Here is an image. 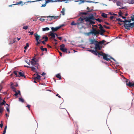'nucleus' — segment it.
Returning <instances> with one entry per match:
<instances>
[{
  "mask_svg": "<svg viewBox=\"0 0 134 134\" xmlns=\"http://www.w3.org/2000/svg\"><path fill=\"white\" fill-rule=\"evenodd\" d=\"M131 18L132 21H134V15L131 16ZM124 26L125 29L127 30H129L130 29L129 27H134V22L132 23H130V24L124 23Z\"/></svg>",
  "mask_w": 134,
  "mask_h": 134,
  "instance_id": "nucleus-2",
  "label": "nucleus"
},
{
  "mask_svg": "<svg viewBox=\"0 0 134 134\" xmlns=\"http://www.w3.org/2000/svg\"><path fill=\"white\" fill-rule=\"evenodd\" d=\"M85 21V20L84 19V18H82L80 17L77 20V24H87V23H84Z\"/></svg>",
  "mask_w": 134,
  "mask_h": 134,
  "instance_id": "nucleus-6",
  "label": "nucleus"
},
{
  "mask_svg": "<svg viewBox=\"0 0 134 134\" xmlns=\"http://www.w3.org/2000/svg\"><path fill=\"white\" fill-rule=\"evenodd\" d=\"M19 101L22 102V103H23L24 101V99L23 98H19Z\"/></svg>",
  "mask_w": 134,
  "mask_h": 134,
  "instance_id": "nucleus-31",
  "label": "nucleus"
},
{
  "mask_svg": "<svg viewBox=\"0 0 134 134\" xmlns=\"http://www.w3.org/2000/svg\"><path fill=\"white\" fill-rule=\"evenodd\" d=\"M92 29L90 32H88V35L92 34L94 36L97 35L98 32L97 31L96 29L93 27H92Z\"/></svg>",
  "mask_w": 134,
  "mask_h": 134,
  "instance_id": "nucleus-4",
  "label": "nucleus"
},
{
  "mask_svg": "<svg viewBox=\"0 0 134 134\" xmlns=\"http://www.w3.org/2000/svg\"><path fill=\"white\" fill-rule=\"evenodd\" d=\"M17 72L16 71H14L13 72V73L15 74V76L16 77H20L19 75H18L17 73Z\"/></svg>",
  "mask_w": 134,
  "mask_h": 134,
  "instance_id": "nucleus-30",
  "label": "nucleus"
},
{
  "mask_svg": "<svg viewBox=\"0 0 134 134\" xmlns=\"http://www.w3.org/2000/svg\"><path fill=\"white\" fill-rule=\"evenodd\" d=\"M77 23H75L74 21H73L71 23L70 25H77Z\"/></svg>",
  "mask_w": 134,
  "mask_h": 134,
  "instance_id": "nucleus-28",
  "label": "nucleus"
},
{
  "mask_svg": "<svg viewBox=\"0 0 134 134\" xmlns=\"http://www.w3.org/2000/svg\"><path fill=\"white\" fill-rule=\"evenodd\" d=\"M116 4L117 5L120 6L121 4V2L119 1H118L116 2Z\"/></svg>",
  "mask_w": 134,
  "mask_h": 134,
  "instance_id": "nucleus-45",
  "label": "nucleus"
},
{
  "mask_svg": "<svg viewBox=\"0 0 134 134\" xmlns=\"http://www.w3.org/2000/svg\"><path fill=\"white\" fill-rule=\"evenodd\" d=\"M47 47L48 48H51V47L49 44H48L47 45Z\"/></svg>",
  "mask_w": 134,
  "mask_h": 134,
  "instance_id": "nucleus-62",
  "label": "nucleus"
},
{
  "mask_svg": "<svg viewBox=\"0 0 134 134\" xmlns=\"http://www.w3.org/2000/svg\"><path fill=\"white\" fill-rule=\"evenodd\" d=\"M6 103V102L5 100H3L2 102L1 103V104L2 105L5 104Z\"/></svg>",
  "mask_w": 134,
  "mask_h": 134,
  "instance_id": "nucleus-38",
  "label": "nucleus"
},
{
  "mask_svg": "<svg viewBox=\"0 0 134 134\" xmlns=\"http://www.w3.org/2000/svg\"><path fill=\"white\" fill-rule=\"evenodd\" d=\"M106 42V41L104 40H103L102 41H100L99 42L100 43V44H103L104 42Z\"/></svg>",
  "mask_w": 134,
  "mask_h": 134,
  "instance_id": "nucleus-42",
  "label": "nucleus"
},
{
  "mask_svg": "<svg viewBox=\"0 0 134 134\" xmlns=\"http://www.w3.org/2000/svg\"><path fill=\"white\" fill-rule=\"evenodd\" d=\"M90 42L91 44H94V45L98 42L95 39H91L90 40Z\"/></svg>",
  "mask_w": 134,
  "mask_h": 134,
  "instance_id": "nucleus-9",
  "label": "nucleus"
},
{
  "mask_svg": "<svg viewBox=\"0 0 134 134\" xmlns=\"http://www.w3.org/2000/svg\"><path fill=\"white\" fill-rule=\"evenodd\" d=\"M37 43H36V45H38V44H40V42H39L38 41H37Z\"/></svg>",
  "mask_w": 134,
  "mask_h": 134,
  "instance_id": "nucleus-60",
  "label": "nucleus"
},
{
  "mask_svg": "<svg viewBox=\"0 0 134 134\" xmlns=\"http://www.w3.org/2000/svg\"><path fill=\"white\" fill-rule=\"evenodd\" d=\"M18 94H20V91L19 90H18Z\"/></svg>",
  "mask_w": 134,
  "mask_h": 134,
  "instance_id": "nucleus-64",
  "label": "nucleus"
},
{
  "mask_svg": "<svg viewBox=\"0 0 134 134\" xmlns=\"http://www.w3.org/2000/svg\"><path fill=\"white\" fill-rule=\"evenodd\" d=\"M15 93L14 94V95L15 96H17L18 94V92L16 91V92H15Z\"/></svg>",
  "mask_w": 134,
  "mask_h": 134,
  "instance_id": "nucleus-58",
  "label": "nucleus"
},
{
  "mask_svg": "<svg viewBox=\"0 0 134 134\" xmlns=\"http://www.w3.org/2000/svg\"><path fill=\"white\" fill-rule=\"evenodd\" d=\"M114 17L113 16H110V18L111 20H112L113 19Z\"/></svg>",
  "mask_w": 134,
  "mask_h": 134,
  "instance_id": "nucleus-53",
  "label": "nucleus"
},
{
  "mask_svg": "<svg viewBox=\"0 0 134 134\" xmlns=\"http://www.w3.org/2000/svg\"><path fill=\"white\" fill-rule=\"evenodd\" d=\"M103 26L105 28L108 29H110V27L108 26H106L105 25H103Z\"/></svg>",
  "mask_w": 134,
  "mask_h": 134,
  "instance_id": "nucleus-48",
  "label": "nucleus"
},
{
  "mask_svg": "<svg viewBox=\"0 0 134 134\" xmlns=\"http://www.w3.org/2000/svg\"><path fill=\"white\" fill-rule=\"evenodd\" d=\"M90 51L96 55H97L98 54H99V55L103 56V59L107 61L110 60V59H112L114 61H115V60L111 56L108 55L107 54L105 53H103L102 52L99 53L98 52L97 50H90Z\"/></svg>",
  "mask_w": 134,
  "mask_h": 134,
  "instance_id": "nucleus-1",
  "label": "nucleus"
},
{
  "mask_svg": "<svg viewBox=\"0 0 134 134\" xmlns=\"http://www.w3.org/2000/svg\"><path fill=\"white\" fill-rule=\"evenodd\" d=\"M99 21V22H101L103 21L102 20L99 18H98L97 19H95V20Z\"/></svg>",
  "mask_w": 134,
  "mask_h": 134,
  "instance_id": "nucleus-32",
  "label": "nucleus"
},
{
  "mask_svg": "<svg viewBox=\"0 0 134 134\" xmlns=\"http://www.w3.org/2000/svg\"><path fill=\"white\" fill-rule=\"evenodd\" d=\"M93 21L94 20H92L91 21V23L89 24L92 25V24H95V22L94 21Z\"/></svg>",
  "mask_w": 134,
  "mask_h": 134,
  "instance_id": "nucleus-46",
  "label": "nucleus"
},
{
  "mask_svg": "<svg viewBox=\"0 0 134 134\" xmlns=\"http://www.w3.org/2000/svg\"><path fill=\"white\" fill-rule=\"evenodd\" d=\"M100 43L99 42H98L95 45V49L96 50H101L102 49V47L100 46Z\"/></svg>",
  "mask_w": 134,
  "mask_h": 134,
  "instance_id": "nucleus-7",
  "label": "nucleus"
},
{
  "mask_svg": "<svg viewBox=\"0 0 134 134\" xmlns=\"http://www.w3.org/2000/svg\"><path fill=\"white\" fill-rule=\"evenodd\" d=\"M30 68L33 71H36V69L34 67H31Z\"/></svg>",
  "mask_w": 134,
  "mask_h": 134,
  "instance_id": "nucleus-35",
  "label": "nucleus"
},
{
  "mask_svg": "<svg viewBox=\"0 0 134 134\" xmlns=\"http://www.w3.org/2000/svg\"><path fill=\"white\" fill-rule=\"evenodd\" d=\"M100 30V34L102 35L103 33L105 32V31L103 29V27L102 26L99 27Z\"/></svg>",
  "mask_w": 134,
  "mask_h": 134,
  "instance_id": "nucleus-10",
  "label": "nucleus"
},
{
  "mask_svg": "<svg viewBox=\"0 0 134 134\" xmlns=\"http://www.w3.org/2000/svg\"><path fill=\"white\" fill-rule=\"evenodd\" d=\"M87 132L90 134H92L94 132V130L92 129H90L87 130Z\"/></svg>",
  "mask_w": 134,
  "mask_h": 134,
  "instance_id": "nucleus-20",
  "label": "nucleus"
},
{
  "mask_svg": "<svg viewBox=\"0 0 134 134\" xmlns=\"http://www.w3.org/2000/svg\"><path fill=\"white\" fill-rule=\"evenodd\" d=\"M65 9L64 8H63L62 9V11L61 12V13H62V14L63 15H64V12H65Z\"/></svg>",
  "mask_w": 134,
  "mask_h": 134,
  "instance_id": "nucleus-33",
  "label": "nucleus"
},
{
  "mask_svg": "<svg viewBox=\"0 0 134 134\" xmlns=\"http://www.w3.org/2000/svg\"><path fill=\"white\" fill-rule=\"evenodd\" d=\"M87 9L88 10V12H91V10L88 7H87Z\"/></svg>",
  "mask_w": 134,
  "mask_h": 134,
  "instance_id": "nucleus-54",
  "label": "nucleus"
},
{
  "mask_svg": "<svg viewBox=\"0 0 134 134\" xmlns=\"http://www.w3.org/2000/svg\"><path fill=\"white\" fill-rule=\"evenodd\" d=\"M6 105H7V106L6 107V110H7V111L9 112V109L8 108V107H9V105L7 104H6Z\"/></svg>",
  "mask_w": 134,
  "mask_h": 134,
  "instance_id": "nucleus-27",
  "label": "nucleus"
},
{
  "mask_svg": "<svg viewBox=\"0 0 134 134\" xmlns=\"http://www.w3.org/2000/svg\"><path fill=\"white\" fill-rule=\"evenodd\" d=\"M0 91H1V90L3 88L2 85L1 84H0Z\"/></svg>",
  "mask_w": 134,
  "mask_h": 134,
  "instance_id": "nucleus-52",
  "label": "nucleus"
},
{
  "mask_svg": "<svg viewBox=\"0 0 134 134\" xmlns=\"http://www.w3.org/2000/svg\"><path fill=\"white\" fill-rule=\"evenodd\" d=\"M56 96H58L59 98H61V97L60 96H59V95L58 94H56Z\"/></svg>",
  "mask_w": 134,
  "mask_h": 134,
  "instance_id": "nucleus-61",
  "label": "nucleus"
},
{
  "mask_svg": "<svg viewBox=\"0 0 134 134\" xmlns=\"http://www.w3.org/2000/svg\"><path fill=\"white\" fill-rule=\"evenodd\" d=\"M46 75V73L44 72H43L41 74V75L42 76L45 75Z\"/></svg>",
  "mask_w": 134,
  "mask_h": 134,
  "instance_id": "nucleus-63",
  "label": "nucleus"
},
{
  "mask_svg": "<svg viewBox=\"0 0 134 134\" xmlns=\"http://www.w3.org/2000/svg\"><path fill=\"white\" fill-rule=\"evenodd\" d=\"M71 1V0H59L57 1V2H61L62 1H63L65 3H67L69 1Z\"/></svg>",
  "mask_w": 134,
  "mask_h": 134,
  "instance_id": "nucleus-21",
  "label": "nucleus"
},
{
  "mask_svg": "<svg viewBox=\"0 0 134 134\" xmlns=\"http://www.w3.org/2000/svg\"><path fill=\"white\" fill-rule=\"evenodd\" d=\"M18 72L19 74V76L21 77H24L25 78V75L24 74V72L23 71H22L21 72L20 71H18Z\"/></svg>",
  "mask_w": 134,
  "mask_h": 134,
  "instance_id": "nucleus-11",
  "label": "nucleus"
},
{
  "mask_svg": "<svg viewBox=\"0 0 134 134\" xmlns=\"http://www.w3.org/2000/svg\"><path fill=\"white\" fill-rule=\"evenodd\" d=\"M40 49L42 51H46V52L47 51V48H43V47L42 46H41V47H40Z\"/></svg>",
  "mask_w": 134,
  "mask_h": 134,
  "instance_id": "nucleus-23",
  "label": "nucleus"
},
{
  "mask_svg": "<svg viewBox=\"0 0 134 134\" xmlns=\"http://www.w3.org/2000/svg\"><path fill=\"white\" fill-rule=\"evenodd\" d=\"M3 108L2 107H1L0 108V114H2L3 111Z\"/></svg>",
  "mask_w": 134,
  "mask_h": 134,
  "instance_id": "nucleus-40",
  "label": "nucleus"
},
{
  "mask_svg": "<svg viewBox=\"0 0 134 134\" xmlns=\"http://www.w3.org/2000/svg\"><path fill=\"white\" fill-rule=\"evenodd\" d=\"M64 26V25H61L58 27H59V29L61 27H63Z\"/></svg>",
  "mask_w": 134,
  "mask_h": 134,
  "instance_id": "nucleus-59",
  "label": "nucleus"
},
{
  "mask_svg": "<svg viewBox=\"0 0 134 134\" xmlns=\"http://www.w3.org/2000/svg\"><path fill=\"white\" fill-rule=\"evenodd\" d=\"M87 13H87L81 12L80 13V15H86L87 14Z\"/></svg>",
  "mask_w": 134,
  "mask_h": 134,
  "instance_id": "nucleus-34",
  "label": "nucleus"
},
{
  "mask_svg": "<svg viewBox=\"0 0 134 134\" xmlns=\"http://www.w3.org/2000/svg\"><path fill=\"white\" fill-rule=\"evenodd\" d=\"M46 17L45 16H43V18H45ZM47 18H48L47 19V20H49V21H51L52 20L54 19H57V18H60V16H47L46 17Z\"/></svg>",
  "mask_w": 134,
  "mask_h": 134,
  "instance_id": "nucleus-5",
  "label": "nucleus"
},
{
  "mask_svg": "<svg viewBox=\"0 0 134 134\" xmlns=\"http://www.w3.org/2000/svg\"><path fill=\"white\" fill-rule=\"evenodd\" d=\"M119 14L120 16H122V15L123 14V13H122V12L121 10H120V12H119Z\"/></svg>",
  "mask_w": 134,
  "mask_h": 134,
  "instance_id": "nucleus-37",
  "label": "nucleus"
},
{
  "mask_svg": "<svg viewBox=\"0 0 134 134\" xmlns=\"http://www.w3.org/2000/svg\"><path fill=\"white\" fill-rule=\"evenodd\" d=\"M43 39L45 38V40L44 41H41L42 42L43 44H45L46 43L45 42H46L48 41V37L47 36L46 37H43L42 38Z\"/></svg>",
  "mask_w": 134,
  "mask_h": 134,
  "instance_id": "nucleus-16",
  "label": "nucleus"
},
{
  "mask_svg": "<svg viewBox=\"0 0 134 134\" xmlns=\"http://www.w3.org/2000/svg\"><path fill=\"white\" fill-rule=\"evenodd\" d=\"M29 47V44L28 43H26V46H25L24 47V49L25 50H26L27 49V48L28 47Z\"/></svg>",
  "mask_w": 134,
  "mask_h": 134,
  "instance_id": "nucleus-36",
  "label": "nucleus"
},
{
  "mask_svg": "<svg viewBox=\"0 0 134 134\" xmlns=\"http://www.w3.org/2000/svg\"><path fill=\"white\" fill-rule=\"evenodd\" d=\"M30 106H31V105H30L28 104L27 105V106H26V107H28L29 108V109H30Z\"/></svg>",
  "mask_w": 134,
  "mask_h": 134,
  "instance_id": "nucleus-57",
  "label": "nucleus"
},
{
  "mask_svg": "<svg viewBox=\"0 0 134 134\" xmlns=\"http://www.w3.org/2000/svg\"><path fill=\"white\" fill-rule=\"evenodd\" d=\"M84 19L85 22L88 23L89 24L91 21L94 20L95 18L93 15H92L90 16H86L84 17Z\"/></svg>",
  "mask_w": 134,
  "mask_h": 134,
  "instance_id": "nucleus-3",
  "label": "nucleus"
},
{
  "mask_svg": "<svg viewBox=\"0 0 134 134\" xmlns=\"http://www.w3.org/2000/svg\"><path fill=\"white\" fill-rule=\"evenodd\" d=\"M116 20H118V21H120L121 22H122V20H121V19L120 18H116Z\"/></svg>",
  "mask_w": 134,
  "mask_h": 134,
  "instance_id": "nucleus-50",
  "label": "nucleus"
},
{
  "mask_svg": "<svg viewBox=\"0 0 134 134\" xmlns=\"http://www.w3.org/2000/svg\"><path fill=\"white\" fill-rule=\"evenodd\" d=\"M65 47V45L64 44H62L60 46V49L61 50L62 49L64 48V47Z\"/></svg>",
  "mask_w": 134,
  "mask_h": 134,
  "instance_id": "nucleus-29",
  "label": "nucleus"
},
{
  "mask_svg": "<svg viewBox=\"0 0 134 134\" xmlns=\"http://www.w3.org/2000/svg\"><path fill=\"white\" fill-rule=\"evenodd\" d=\"M50 35L51 37L50 38V39H51L52 38H55V34L51 32H50Z\"/></svg>",
  "mask_w": 134,
  "mask_h": 134,
  "instance_id": "nucleus-15",
  "label": "nucleus"
},
{
  "mask_svg": "<svg viewBox=\"0 0 134 134\" xmlns=\"http://www.w3.org/2000/svg\"><path fill=\"white\" fill-rule=\"evenodd\" d=\"M23 4V2L21 1H20L19 2H17L16 4H13L12 5H10L9 6H10L11 7L12 6V5H18V4ZM23 5V4H22V5Z\"/></svg>",
  "mask_w": 134,
  "mask_h": 134,
  "instance_id": "nucleus-18",
  "label": "nucleus"
},
{
  "mask_svg": "<svg viewBox=\"0 0 134 134\" xmlns=\"http://www.w3.org/2000/svg\"><path fill=\"white\" fill-rule=\"evenodd\" d=\"M62 49L61 50L62 52H66L67 53V49L66 48H64L63 49L61 48Z\"/></svg>",
  "mask_w": 134,
  "mask_h": 134,
  "instance_id": "nucleus-22",
  "label": "nucleus"
},
{
  "mask_svg": "<svg viewBox=\"0 0 134 134\" xmlns=\"http://www.w3.org/2000/svg\"><path fill=\"white\" fill-rule=\"evenodd\" d=\"M86 2H89V3H97V2H95L92 1H86Z\"/></svg>",
  "mask_w": 134,
  "mask_h": 134,
  "instance_id": "nucleus-43",
  "label": "nucleus"
},
{
  "mask_svg": "<svg viewBox=\"0 0 134 134\" xmlns=\"http://www.w3.org/2000/svg\"><path fill=\"white\" fill-rule=\"evenodd\" d=\"M35 37L36 38V41H38L40 37V36L38 35L37 33H35L34 34Z\"/></svg>",
  "mask_w": 134,
  "mask_h": 134,
  "instance_id": "nucleus-14",
  "label": "nucleus"
},
{
  "mask_svg": "<svg viewBox=\"0 0 134 134\" xmlns=\"http://www.w3.org/2000/svg\"><path fill=\"white\" fill-rule=\"evenodd\" d=\"M1 123L0 124V127L1 128H2V127L3 126V124L2 123V121L1 122Z\"/></svg>",
  "mask_w": 134,
  "mask_h": 134,
  "instance_id": "nucleus-51",
  "label": "nucleus"
},
{
  "mask_svg": "<svg viewBox=\"0 0 134 134\" xmlns=\"http://www.w3.org/2000/svg\"><path fill=\"white\" fill-rule=\"evenodd\" d=\"M11 88L12 89L13 91L14 92H16V89L14 87L12 86Z\"/></svg>",
  "mask_w": 134,
  "mask_h": 134,
  "instance_id": "nucleus-39",
  "label": "nucleus"
},
{
  "mask_svg": "<svg viewBox=\"0 0 134 134\" xmlns=\"http://www.w3.org/2000/svg\"><path fill=\"white\" fill-rule=\"evenodd\" d=\"M126 85L129 87H134V82H132L130 81H129L128 83H127V81H126Z\"/></svg>",
  "mask_w": 134,
  "mask_h": 134,
  "instance_id": "nucleus-8",
  "label": "nucleus"
},
{
  "mask_svg": "<svg viewBox=\"0 0 134 134\" xmlns=\"http://www.w3.org/2000/svg\"><path fill=\"white\" fill-rule=\"evenodd\" d=\"M83 24H77V25L78 28L80 29H81L83 27Z\"/></svg>",
  "mask_w": 134,
  "mask_h": 134,
  "instance_id": "nucleus-17",
  "label": "nucleus"
},
{
  "mask_svg": "<svg viewBox=\"0 0 134 134\" xmlns=\"http://www.w3.org/2000/svg\"><path fill=\"white\" fill-rule=\"evenodd\" d=\"M28 33H30V34H29L30 35H32L34 33V32L33 31H32V32L29 31L28 32Z\"/></svg>",
  "mask_w": 134,
  "mask_h": 134,
  "instance_id": "nucleus-47",
  "label": "nucleus"
},
{
  "mask_svg": "<svg viewBox=\"0 0 134 134\" xmlns=\"http://www.w3.org/2000/svg\"><path fill=\"white\" fill-rule=\"evenodd\" d=\"M29 27L28 26H23V29L25 30H26Z\"/></svg>",
  "mask_w": 134,
  "mask_h": 134,
  "instance_id": "nucleus-41",
  "label": "nucleus"
},
{
  "mask_svg": "<svg viewBox=\"0 0 134 134\" xmlns=\"http://www.w3.org/2000/svg\"><path fill=\"white\" fill-rule=\"evenodd\" d=\"M51 29L52 31H53V32L56 31L58 29H59V27H55V28H54L53 27H51Z\"/></svg>",
  "mask_w": 134,
  "mask_h": 134,
  "instance_id": "nucleus-13",
  "label": "nucleus"
},
{
  "mask_svg": "<svg viewBox=\"0 0 134 134\" xmlns=\"http://www.w3.org/2000/svg\"><path fill=\"white\" fill-rule=\"evenodd\" d=\"M130 2L132 4L134 3V0H131V1Z\"/></svg>",
  "mask_w": 134,
  "mask_h": 134,
  "instance_id": "nucleus-55",
  "label": "nucleus"
},
{
  "mask_svg": "<svg viewBox=\"0 0 134 134\" xmlns=\"http://www.w3.org/2000/svg\"><path fill=\"white\" fill-rule=\"evenodd\" d=\"M56 76L57 78H59V80H60L62 79L61 76H60V74H57L56 75Z\"/></svg>",
  "mask_w": 134,
  "mask_h": 134,
  "instance_id": "nucleus-24",
  "label": "nucleus"
},
{
  "mask_svg": "<svg viewBox=\"0 0 134 134\" xmlns=\"http://www.w3.org/2000/svg\"><path fill=\"white\" fill-rule=\"evenodd\" d=\"M78 1H79L80 2L79 3V4H81L83 3H84V0H80Z\"/></svg>",
  "mask_w": 134,
  "mask_h": 134,
  "instance_id": "nucleus-44",
  "label": "nucleus"
},
{
  "mask_svg": "<svg viewBox=\"0 0 134 134\" xmlns=\"http://www.w3.org/2000/svg\"><path fill=\"white\" fill-rule=\"evenodd\" d=\"M31 63L33 66H34L35 67H37L38 66V64L36 62H33L32 61L30 62Z\"/></svg>",
  "mask_w": 134,
  "mask_h": 134,
  "instance_id": "nucleus-12",
  "label": "nucleus"
},
{
  "mask_svg": "<svg viewBox=\"0 0 134 134\" xmlns=\"http://www.w3.org/2000/svg\"><path fill=\"white\" fill-rule=\"evenodd\" d=\"M36 79L38 80H41V76L39 75H38L37 74V76L34 77V80H36Z\"/></svg>",
  "mask_w": 134,
  "mask_h": 134,
  "instance_id": "nucleus-19",
  "label": "nucleus"
},
{
  "mask_svg": "<svg viewBox=\"0 0 134 134\" xmlns=\"http://www.w3.org/2000/svg\"><path fill=\"white\" fill-rule=\"evenodd\" d=\"M97 31L98 32V33L97 34V35L99 34H100V30H97Z\"/></svg>",
  "mask_w": 134,
  "mask_h": 134,
  "instance_id": "nucleus-56",
  "label": "nucleus"
},
{
  "mask_svg": "<svg viewBox=\"0 0 134 134\" xmlns=\"http://www.w3.org/2000/svg\"><path fill=\"white\" fill-rule=\"evenodd\" d=\"M122 21L126 23H125L128 22V20L125 19L124 21L122 20Z\"/></svg>",
  "mask_w": 134,
  "mask_h": 134,
  "instance_id": "nucleus-49",
  "label": "nucleus"
},
{
  "mask_svg": "<svg viewBox=\"0 0 134 134\" xmlns=\"http://www.w3.org/2000/svg\"><path fill=\"white\" fill-rule=\"evenodd\" d=\"M101 15L104 18H107V14L104 13H103Z\"/></svg>",
  "mask_w": 134,
  "mask_h": 134,
  "instance_id": "nucleus-25",
  "label": "nucleus"
},
{
  "mask_svg": "<svg viewBox=\"0 0 134 134\" xmlns=\"http://www.w3.org/2000/svg\"><path fill=\"white\" fill-rule=\"evenodd\" d=\"M49 30V28L48 27H46V28H43L42 29V30L43 31H48Z\"/></svg>",
  "mask_w": 134,
  "mask_h": 134,
  "instance_id": "nucleus-26",
  "label": "nucleus"
}]
</instances>
